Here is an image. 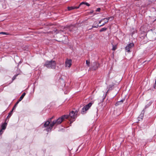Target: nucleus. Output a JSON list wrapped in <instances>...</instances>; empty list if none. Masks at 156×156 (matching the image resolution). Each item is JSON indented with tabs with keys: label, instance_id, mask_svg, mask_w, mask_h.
<instances>
[{
	"label": "nucleus",
	"instance_id": "1",
	"mask_svg": "<svg viewBox=\"0 0 156 156\" xmlns=\"http://www.w3.org/2000/svg\"><path fill=\"white\" fill-rule=\"evenodd\" d=\"M68 117V116L67 115H64L58 118L56 120L53 121L51 123L49 129H50L51 128H52L54 125L60 124L65 119H66Z\"/></svg>",
	"mask_w": 156,
	"mask_h": 156
},
{
	"label": "nucleus",
	"instance_id": "2",
	"mask_svg": "<svg viewBox=\"0 0 156 156\" xmlns=\"http://www.w3.org/2000/svg\"><path fill=\"white\" fill-rule=\"evenodd\" d=\"M56 62L55 60L47 61L44 66L49 69H55L56 68Z\"/></svg>",
	"mask_w": 156,
	"mask_h": 156
},
{
	"label": "nucleus",
	"instance_id": "3",
	"mask_svg": "<svg viewBox=\"0 0 156 156\" xmlns=\"http://www.w3.org/2000/svg\"><path fill=\"white\" fill-rule=\"evenodd\" d=\"M77 113L78 112L77 111H76L75 112L73 111H72L69 113V115H67L68 117L66 119H69L70 118L72 119V121H74V119L76 117V115Z\"/></svg>",
	"mask_w": 156,
	"mask_h": 156
},
{
	"label": "nucleus",
	"instance_id": "4",
	"mask_svg": "<svg viewBox=\"0 0 156 156\" xmlns=\"http://www.w3.org/2000/svg\"><path fill=\"white\" fill-rule=\"evenodd\" d=\"M92 104V103L90 102L88 104L84 106L82 109L81 113L83 114H85L86 113V111L89 109L91 106Z\"/></svg>",
	"mask_w": 156,
	"mask_h": 156
},
{
	"label": "nucleus",
	"instance_id": "5",
	"mask_svg": "<svg viewBox=\"0 0 156 156\" xmlns=\"http://www.w3.org/2000/svg\"><path fill=\"white\" fill-rule=\"evenodd\" d=\"M99 66V63L97 62H94L92 63L91 69L92 70H96Z\"/></svg>",
	"mask_w": 156,
	"mask_h": 156
},
{
	"label": "nucleus",
	"instance_id": "6",
	"mask_svg": "<svg viewBox=\"0 0 156 156\" xmlns=\"http://www.w3.org/2000/svg\"><path fill=\"white\" fill-rule=\"evenodd\" d=\"M50 121L48 120L44 123L43 125L44 127L47 128L46 129V130L48 132L51 131L52 129V128H51L50 129H49L50 126Z\"/></svg>",
	"mask_w": 156,
	"mask_h": 156
},
{
	"label": "nucleus",
	"instance_id": "7",
	"mask_svg": "<svg viewBox=\"0 0 156 156\" xmlns=\"http://www.w3.org/2000/svg\"><path fill=\"white\" fill-rule=\"evenodd\" d=\"M134 45V44L133 43L129 44L125 47L126 51L128 52H130V49L132 48Z\"/></svg>",
	"mask_w": 156,
	"mask_h": 156
},
{
	"label": "nucleus",
	"instance_id": "8",
	"mask_svg": "<svg viewBox=\"0 0 156 156\" xmlns=\"http://www.w3.org/2000/svg\"><path fill=\"white\" fill-rule=\"evenodd\" d=\"M111 18V17H109L104 18V19H101L99 22V23H101V22H102L104 20H105V23H104L102 25H101L99 27H101L103 26L106 23H107L108 22V20Z\"/></svg>",
	"mask_w": 156,
	"mask_h": 156
},
{
	"label": "nucleus",
	"instance_id": "9",
	"mask_svg": "<svg viewBox=\"0 0 156 156\" xmlns=\"http://www.w3.org/2000/svg\"><path fill=\"white\" fill-rule=\"evenodd\" d=\"M72 60L71 59H67L65 62L66 67L69 68L72 65Z\"/></svg>",
	"mask_w": 156,
	"mask_h": 156
},
{
	"label": "nucleus",
	"instance_id": "10",
	"mask_svg": "<svg viewBox=\"0 0 156 156\" xmlns=\"http://www.w3.org/2000/svg\"><path fill=\"white\" fill-rule=\"evenodd\" d=\"M79 8V6H71L68 7V9L69 11H70L73 9H77Z\"/></svg>",
	"mask_w": 156,
	"mask_h": 156
},
{
	"label": "nucleus",
	"instance_id": "11",
	"mask_svg": "<svg viewBox=\"0 0 156 156\" xmlns=\"http://www.w3.org/2000/svg\"><path fill=\"white\" fill-rule=\"evenodd\" d=\"M7 124L5 122L1 126V129L5 130L6 128V126H7Z\"/></svg>",
	"mask_w": 156,
	"mask_h": 156
},
{
	"label": "nucleus",
	"instance_id": "12",
	"mask_svg": "<svg viewBox=\"0 0 156 156\" xmlns=\"http://www.w3.org/2000/svg\"><path fill=\"white\" fill-rule=\"evenodd\" d=\"M25 95H26V93H23L22 94V95L20 96V98L18 101L19 102L21 101L23 99V98L24 97Z\"/></svg>",
	"mask_w": 156,
	"mask_h": 156
},
{
	"label": "nucleus",
	"instance_id": "13",
	"mask_svg": "<svg viewBox=\"0 0 156 156\" xmlns=\"http://www.w3.org/2000/svg\"><path fill=\"white\" fill-rule=\"evenodd\" d=\"M123 100H122L120 101H118L115 104V105L116 106H117L119 105L120 104L122 103L123 102Z\"/></svg>",
	"mask_w": 156,
	"mask_h": 156
},
{
	"label": "nucleus",
	"instance_id": "14",
	"mask_svg": "<svg viewBox=\"0 0 156 156\" xmlns=\"http://www.w3.org/2000/svg\"><path fill=\"white\" fill-rule=\"evenodd\" d=\"M19 101H18L15 104V105H14V107H13L12 109V110H14V109H15L16 108V106L17 105H18V104L19 103Z\"/></svg>",
	"mask_w": 156,
	"mask_h": 156
},
{
	"label": "nucleus",
	"instance_id": "15",
	"mask_svg": "<svg viewBox=\"0 0 156 156\" xmlns=\"http://www.w3.org/2000/svg\"><path fill=\"white\" fill-rule=\"evenodd\" d=\"M107 30V28H101L100 30V32H102V31H105L106 30Z\"/></svg>",
	"mask_w": 156,
	"mask_h": 156
},
{
	"label": "nucleus",
	"instance_id": "16",
	"mask_svg": "<svg viewBox=\"0 0 156 156\" xmlns=\"http://www.w3.org/2000/svg\"><path fill=\"white\" fill-rule=\"evenodd\" d=\"M13 110H12V111L9 113L7 117V118L10 117L12 114V112Z\"/></svg>",
	"mask_w": 156,
	"mask_h": 156
},
{
	"label": "nucleus",
	"instance_id": "17",
	"mask_svg": "<svg viewBox=\"0 0 156 156\" xmlns=\"http://www.w3.org/2000/svg\"><path fill=\"white\" fill-rule=\"evenodd\" d=\"M117 48V46L116 45H113L112 46V50L114 51Z\"/></svg>",
	"mask_w": 156,
	"mask_h": 156
},
{
	"label": "nucleus",
	"instance_id": "18",
	"mask_svg": "<svg viewBox=\"0 0 156 156\" xmlns=\"http://www.w3.org/2000/svg\"><path fill=\"white\" fill-rule=\"evenodd\" d=\"M0 34H5L7 35H9V33L5 32H0Z\"/></svg>",
	"mask_w": 156,
	"mask_h": 156
},
{
	"label": "nucleus",
	"instance_id": "19",
	"mask_svg": "<svg viewBox=\"0 0 156 156\" xmlns=\"http://www.w3.org/2000/svg\"><path fill=\"white\" fill-rule=\"evenodd\" d=\"M86 63L88 66H89L90 62L87 60L86 61Z\"/></svg>",
	"mask_w": 156,
	"mask_h": 156
},
{
	"label": "nucleus",
	"instance_id": "20",
	"mask_svg": "<svg viewBox=\"0 0 156 156\" xmlns=\"http://www.w3.org/2000/svg\"><path fill=\"white\" fill-rule=\"evenodd\" d=\"M99 26L98 25H97L96 26H92V27L91 29H92L93 28H97Z\"/></svg>",
	"mask_w": 156,
	"mask_h": 156
},
{
	"label": "nucleus",
	"instance_id": "21",
	"mask_svg": "<svg viewBox=\"0 0 156 156\" xmlns=\"http://www.w3.org/2000/svg\"><path fill=\"white\" fill-rule=\"evenodd\" d=\"M18 74H17L16 75H15L12 78V80H14L15 79L16 77L18 76Z\"/></svg>",
	"mask_w": 156,
	"mask_h": 156
},
{
	"label": "nucleus",
	"instance_id": "22",
	"mask_svg": "<svg viewBox=\"0 0 156 156\" xmlns=\"http://www.w3.org/2000/svg\"><path fill=\"white\" fill-rule=\"evenodd\" d=\"M54 116H53L51 118H49L48 119V121H50V122H51V120L52 119H53L54 118Z\"/></svg>",
	"mask_w": 156,
	"mask_h": 156
},
{
	"label": "nucleus",
	"instance_id": "23",
	"mask_svg": "<svg viewBox=\"0 0 156 156\" xmlns=\"http://www.w3.org/2000/svg\"><path fill=\"white\" fill-rule=\"evenodd\" d=\"M86 2H82L79 5V7L80 6V5H83V4H85V3Z\"/></svg>",
	"mask_w": 156,
	"mask_h": 156
},
{
	"label": "nucleus",
	"instance_id": "24",
	"mask_svg": "<svg viewBox=\"0 0 156 156\" xmlns=\"http://www.w3.org/2000/svg\"><path fill=\"white\" fill-rule=\"evenodd\" d=\"M3 129H1L0 130V135H2L3 132Z\"/></svg>",
	"mask_w": 156,
	"mask_h": 156
},
{
	"label": "nucleus",
	"instance_id": "25",
	"mask_svg": "<svg viewBox=\"0 0 156 156\" xmlns=\"http://www.w3.org/2000/svg\"><path fill=\"white\" fill-rule=\"evenodd\" d=\"M101 10V9L100 8H98L96 10V12H99Z\"/></svg>",
	"mask_w": 156,
	"mask_h": 156
},
{
	"label": "nucleus",
	"instance_id": "26",
	"mask_svg": "<svg viewBox=\"0 0 156 156\" xmlns=\"http://www.w3.org/2000/svg\"><path fill=\"white\" fill-rule=\"evenodd\" d=\"M154 88H155L156 87V79L155 80V83H154Z\"/></svg>",
	"mask_w": 156,
	"mask_h": 156
},
{
	"label": "nucleus",
	"instance_id": "27",
	"mask_svg": "<svg viewBox=\"0 0 156 156\" xmlns=\"http://www.w3.org/2000/svg\"><path fill=\"white\" fill-rule=\"evenodd\" d=\"M85 4L86 5H87V6H90V4H89L88 3H87V2H86V3H85Z\"/></svg>",
	"mask_w": 156,
	"mask_h": 156
},
{
	"label": "nucleus",
	"instance_id": "28",
	"mask_svg": "<svg viewBox=\"0 0 156 156\" xmlns=\"http://www.w3.org/2000/svg\"><path fill=\"white\" fill-rule=\"evenodd\" d=\"M151 104H150L149 105H146L145 107V108H146L148 107Z\"/></svg>",
	"mask_w": 156,
	"mask_h": 156
},
{
	"label": "nucleus",
	"instance_id": "29",
	"mask_svg": "<svg viewBox=\"0 0 156 156\" xmlns=\"http://www.w3.org/2000/svg\"><path fill=\"white\" fill-rule=\"evenodd\" d=\"M90 13H92L93 12V11H90Z\"/></svg>",
	"mask_w": 156,
	"mask_h": 156
},
{
	"label": "nucleus",
	"instance_id": "30",
	"mask_svg": "<svg viewBox=\"0 0 156 156\" xmlns=\"http://www.w3.org/2000/svg\"><path fill=\"white\" fill-rule=\"evenodd\" d=\"M94 24H97V23L96 22H94Z\"/></svg>",
	"mask_w": 156,
	"mask_h": 156
}]
</instances>
